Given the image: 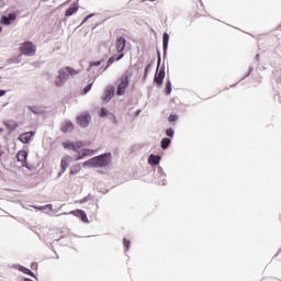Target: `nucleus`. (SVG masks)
I'll use <instances>...</instances> for the list:
<instances>
[{
    "mask_svg": "<svg viewBox=\"0 0 281 281\" xmlns=\"http://www.w3.org/2000/svg\"><path fill=\"white\" fill-rule=\"evenodd\" d=\"M145 76H148V67L145 69Z\"/></svg>",
    "mask_w": 281,
    "mask_h": 281,
    "instance_id": "obj_35",
    "label": "nucleus"
},
{
    "mask_svg": "<svg viewBox=\"0 0 281 281\" xmlns=\"http://www.w3.org/2000/svg\"><path fill=\"white\" fill-rule=\"evenodd\" d=\"M169 41H170V35H168V33H164V36H162L164 49H168V42Z\"/></svg>",
    "mask_w": 281,
    "mask_h": 281,
    "instance_id": "obj_21",
    "label": "nucleus"
},
{
    "mask_svg": "<svg viewBox=\"0 0 281 281\" xmlns=\"http://www.w3.org/2000/svg\"><path fill=\"white\" fill-rule=\"evenodd\" d=\"M164 78H166V71L157 70L154 80L158 85V87H160V85H164Z\"/></svg>",
    "mask_w": 281,
    "mask_h": 281,
    "instance_id": "obj_11",
    "label": "nucleus"
},
{
    "mask_svg": "<svg viewBox=\"0 0 281 281\" xmlns=\"http://www.w3.org/2000/svg\"><path fill=\"white\" fill-rule=\"evenodd\" d=\"M111 165V154H102L87 160L83 166H91L92 168H106Z\"/></svg>",
    "mask_w": 281,
    "mask_h": 281,
    "instance_id": "obj_1",
    "label": "nucleus"
},
{
    "mask_svg": "<svg viewBox=\"0 0 281 281\" xmlns=\"http://www.w3.org/2000/svg\"><path fill=\"white\" fill-rule=\"evenodd\" d=\"M77 123L82 128H87V126H89V124L91 123V114H89V112H83V113L79 114L77 116Z\"/></svg>",
    "mask_w": 281,
    "mask_h": 281,
    "instance_id": "obj_5",
    "label": "nucleus"
},
{
    "mask_svg": "<svg viewBox=\"0 0 281 281\" xmlns=\"http://www.w3.org/2000/svg\"><path fill=\"white\" fill-rule=\"evenodd\" d=\"M20 52L23 56H34L36 54V46L32 42H24L20 46Z\"/></svg>",
    "mask_w": 281,
    "mask_h": 281,
    "instance_id": "obj_4",
    "label": "nucleus"
},
{
    "mask_svg": "<svg viewBox=\"0 0 281 281\" xmlns=\"http://www.w3.org/2000/svg\"><path fill=\"white\" fill-rule=\"evenodd\" d=\"M80 170H82V167L80 166V164H77L71 167L70 175H78V172H80Z\"/></svg>",
    "mask_w": 281,
    "mask_h": 281,
    "instance_id": "obj_23",
    "label": "nucleus"
},
{
    "mask_svg": "<svg viewBox=\"0 0 281 281\" xmlns=\"http://www.w3.org/2000/svg\"><path fill=\"white\" fill-rule=\"evenodd\" d=\"M114 93L115 91L113 90V88L106 90L105 97L103 98V102H109V100L113 98Z\"/></svg>",
    "mask_w": 281,
    "mask_h": 281,
    "instance_id": "obj_19",
    "label": "nucleus"
},
{
    "mask_svg": "<svg viewBox=\"0 0 281 281\" xmlns=\"http://www.w3.org/2000/svg\"><path fill=\"white\" fill-rule=\"evenodd\" d=\"M166 135H167V137H175V131L172 128H168L166 131Z\"/></svg>",
    "mask_w": 281,
    "mask_h": 281,
    "instance_id": "obj_27",
    "label": "nucleus"
},
{
    "mask_svg": "<svg viewBox=\"0 0 281 281\" xmlns=\"http://www.w3.org/2000/svg\"><path fill=\"white\" fill-rule=\"evenodd\" d=\"M69 161H71L70 156H66L61 159V161H60L61 172L59 173V177H60V175L67 172V168H69Z\"/></svg>",
    "mask_w": 281,
    "mask_h": 281,
    "instance_id": "obj_13",
    "label": "nucleus"
},
{
    "mask_svg": "<svg viewBox=\"0 0 281 281\" xmlns=\"http://www.w3.org/2000/svg\"><path fill=\"white\" fill-rule=\"evenodd\" d=\"M171 142L172 140H170V138H162V140H161V148L164 150H166V148H168V146H170Z\"/></svg>",
    "mask_w": 281,
    "mask_h": 281,
    "instance_id": "obj_24",
    "label": "nucleus"
},
{
    "mask_svg": "<svg viewBox=\"0 0 281 281\" xmlns=\"http://www.w3.org/2000/svg\"><path fill=\"white\" fill-rule=\"evenodd\" d=\"M12 21H16V13H10L9 15H2L0 23L2 25H10Z\"/></svg>",
    "mask_w": 281,
    "mask_h": 281,
    "instance_id": "obj_6",
    "label": "nucleus"
},
{
    "mask_svg": "<svg viewBox=\"0 0 281 281\" xmlns=\"http://www.w3.org/2000/svg\"><path fill=\"white\" fill-rule=\"evenodd\" d=\"M130 80H128V72H124L117 79V90L116 94L124 95L126 93V89H128Z\"/></svg>",
    "mask_w": 281,
    "mask_h": 281,
    "instance_id": "obj_3",
    "label": "nucleus"
},
{
    "mask_svg": "<svg viewBox=\"0 0 281 281\" xmlns=\"http://www.w3.org/2000/svg\"><path fill=\"white\" fill-rule=\"evenodd\" d=\"M33 135H36V132H25L19 136V139L22 144H29Z\"/></svg>",
    "mask_w": 281,
    "mask_h": 281,
    "instance_id": "obj_7",
    "label": "nucleus"
},
{
    "mask_svg": "<svg viewBox=\"0 0 281 281\" xmlns=\"http://www.w3.org/2000/svg\"><path fill=\"white\" fill-rule=\"evenodd\" d=\"M20 271L24 272L26 276H34V272L27 268H21Z\"/></svg>",
    "mask_w": 281,
    "mask_h": 281,
    "instance_id": "obj_26",
    "label": "nucleus"
},
{
    "mask_svg": "<svg viewBox=\"0 0 281 281\" xmlns=\"http://www.w3.org/2000/svg\"><path fill=\"white\" fill-rule=\"evenodd\" d=\"M33 267H37V265H36V263H33Z\"/></svg>",
    "mask_w": 281,
    "mask_h": 281,
    "instance_id": "obj_38",
    "label": "nucleus"
},
{
    "mask_svg": "<svg viewBox=\"0 0 281 281\" xmlns=\"http://www.w3.org/2000/svg\"><path fill=\"white\" fill-rule=\"evenodd\" d=\"M2 30H3V29L0 26V32H2Z\"/></svg>",
    "mask_w": 281,
    "mask_h": 281,
    "instance_id": "obj_39",
    "label": "nucleus"
},
{
    "mask_svg": "<svg viewBox=\"0 0 281 281\" xmlns=\"http://www.w3.org/2000/svg\"><path fill=\"white\" fill-rule=\"evenodd\" d=\"M3 156V150H0V157H2Z\"/></svg>",
    "mask_w": 281,
    "mask_h": 281,
    "instance_id": "obj_36",
    "label": "nucleus"
},
{
    "mask_svg": "<svg viewBox=\"0 0 281 281\" xmlns=\"http://www.w3.org/2000/svg\"><path fill=\"white\" fill-rule=\"evenodd\" d=\"M92 86H93V85L90 83V85H88V86L85 87V89H83V95L91 91V87H92Z\"/></svg>",
    "mask_w": 281,
    "mask_h": 281,
    "instance_id": "obj_30",
    "label": "nucleus"
},
{
    "mask_svg": "<svg viewBox=\"0 0 281 281\" xmlns=\"http://www.w3.org/2000/svg\"><path fill=\"white\" fill-rule=\"evenodd\" d=\"M159 161H161V157L155 155L149 156L148 164H150V166H157Z\"/></svg>",
    "mask_w": 281,
    "mask_h": 281,
    "instance_id": "obj_16",
    "label": "nucleus"
},
{
    "mask_svg": "<svg viewBox=\"0 0 281 281\" xmlns=\"http://www.w3.org/2000/svg\"><path fill=\"white\" fill-rule=\"evenodd\" d=\"M29 110H31V112L34 113L35 115H41L43 113V109L36 105L29 106Z\"/></svg>",
    "mask_w": 281,
    "mask_h": 281,
    "instance_id": "obj_20",
    "label": "nucleus"
},
{
    "mask_svg": "<svg viewBox=\"0 0 281 281\" xmlns=\"http://www.w3.org/2000/svg\"><path fill=\"white\" fill-rule=\"evenodd\" d=\"M24 281H33L32 279H24Z\"/></svg>",
    "mask_w": 281,
    "mask_h": 281,
    "instance_id": "obj_37",
    "label": "nucleus"
},
{
    "mask_svg": "<svg viewBox=\"0 0 281 281\" xmlns=\"http://www.w3.org/2000/svg\"><path fill=\"white\" fill-rule=\"evenodd\" d=\"M170 93H172V83H170V81H168L167 88H166V94L170 95Z\"/></svg>",
    "mask_w": 281,
    "mask_h": 281,
    "instance_id": "obj_25",
    "label": "nucleus"
},
{
    "mask_svg": "<svg viewBox=\"0 0 281 281\" xmlns=\"http://www.w3.org/2000/svg\"><path fill=\"white\" fill-rule=\"evenodd\" d=\"M5 128L10 132L15 131L19 128V123L14 120H7L3 122Z\"/></svg>",
    "mask_w": 281,
    "mask_h": 281,
    "instance_id": "obj_8",
    "label": "nucleus"
},
{
    "mask_svg": "<svg viewBox=\"0 0 281 281\" xmlns=\"http://www.w3.org/2000/svg\"><path fill=\"white\" fill-rule=\"evenodd\" d=\"M57 80L55 81L56 87H63L67 80H69V76H78L80 74L79 70L74 69L72 67H64L59 69Z\"/></svg>",
    "mask_w": 281,
    "mask_h": 281,
    "instance_id": "obj_2",
    "label": "nucleus"
},
{
    "mask_svg": "<svg viewBox=\"0 0 281 281\" xmlns=\"http://www.w3.org/2000/svg\"><path fill=\"white\" fill-rule=\"evenodd\" d=\"M125 48H126V38L120 37V38L116 41V52H117L119 54H123L122 52H124Z\"/></svg>",
    "mask_w": 281,
    "mask_h": 281,
    "instance_id": "obj_12",
    "label": "nucleus"
},
{
    "mask_svg": "<svg viewBox=\"0 0 281 281\" xmlns=\"http://www.w3.org/2000/svg\"><path fill=\"white\" fill-rule=\"evenodd\" d=\"M122 58H124V53L119 54V56L114 55L108 59V65H113L115 60H122Z\"/></svg>",
    "mask_w": 281,
    "mask_h": 281,
    "instance_id": "obj_17",
    "label": "nucleus"
},
{
    "mask_svg": "<svg viewBox=\"0 0 281 281\" xmlns=\"http://www.w3.org/2000/svg\"><path fill=\"white\" fill-rule=\"evenodd\" d=\"M82 147V142H76L70 144V148L71 150H74L75 153H78V149Z\"/></svg>",
    "mask_w": 281,
    "mask_h": 281,
    "instance_id": "obj_22",
    "label": "nucleus"
},
{
    "mask_svg": "<svg viewBox=\"0 0 281 281\" xmlns=\"http://www.w3.org/2000/svg\"><path fill=\"white\" fill-rule=\"evenodd\" d=\"M90 67H100V61L90 63Z\"/></svg>",
    "mask_w": 281,
    "mask_h": 281,
    "instance_id": "obj_32",
    "label": "nucleus"
},
{
    "mask_svg": "<svg viewBox=\"0 0 281 281\" xmlns=\"http://www.w3.org/2000/svg\"><path fill=\"white\" fill-rule=\"evenodd\" d=\"M70 214H74V216H77V218H81L83 223H89V218L87 217V213L82 210H76L70 212Z\"/></svg>",
    "mask_w": 281,
    "mask_h": 281,
    "instance_id": "obj_10",
    "label": "nucleus"
},
{
    "mask_svg": "<svg viewBox=\"0 0 281 281\" xmlns=\"http://www.w3.org/2000/svg\"><path fill=\"white\" fill-rule=\"evenodd\" d=\"M89 153H91V150L89 149H81L79 153H78V157L76 158L77 161H80V159H85V157H87V155H89Z\"/></svg>",
    "mask_w": 281,
    "mask_h": 281,
    "instance_id": "obj_18",
    "label": "nucleus"
},
{
    "mask_svg": "<svg viewBox=\"0 0 281 281\" xmlns=\"http://www.w3.org/2000/svg\"><path fill=\"white\" fill-rule=\"evenodd\" d=\"M74 131V123L71 122H66L61 126V132L63 133H71Z\"/></svg>",
    "mask_w": 281,
    "mask_h": 281,
    "instance_id": "obj_15",
    "label": "nucleus"
},
{
    "mask_svg": "<svg viewBox=\"0 0 281 281\" xmlns=\"http://www.w3.org/2000/svg\"><path fill=\"white\" fill-rule=\"evenodd\" d=\"M79 9V5L77 2L72 3L71 7L65 12V16H71L72 14H76V11Z\"/></svg>",
    "mask_w": 281,
    "mask_h": 281,
    "instance_id": "obj_14",
    "label": "nucleus"
},
{
    "mask_svg": "<svg viewBox=\"0 0 281 281\" xmlns=\"http://www.w3.org/2000/svg\"><path fill=\"white\" fill-rule=\"evenodd\" d=\"M106 113H108V112H106V109L102 108V109H101V112H100V116H101V117H106Z\"/></svg>",
    "mask_w": 281,
    "mask_h": 281,
    "instance_id": "obj_31",
    "label": "nucleus"
},
{
    "mask_svg": "<svg viewBox=\"0 0 281 281\" xmlns=\"http://www.w3.org/2000/svg\"><path fill=\"white\" fill-rule=\"evenodd\" d=\"M71 144L70 142L67 143H63L64 148H71Z\"/></svg>",
    "mask_w": 281,
    "mask_h": 281,
    "instance_id": "obj_33",
    "label": "nucleus"
},
{
    "mask_svg": "<svg viewBox=\"0 0 281 281\" xmlns=\"http://www.w3.org/2000/svg\"><path fill=\"white\" fill-rule=\"evenodd\" d=\"M16 159H18V161H20V164H22V166H27V151L20 150L16 154Z\"/></svg>",
    "mask_w": 281,
    "mask_h": 281,
    "instance_id": "obj_9",
    "label": "nucleus"
},
{
    "mask_svg": "<svg viewBox=\"0 0 281 281\" xmlns=\"http://www.w3.org/2000/svg\"><path fill=\"white\" fill-rule=\"evenodd\" d=\"M124 247H125L126 251H128V249H131V240L124 238Z\"/></svg>",
    "mask_w": 281,
    "mask_h": 281,
    "instance_id": "obj_28",
    "label": "nucleus"
},
{
    "mask_svg": "<svg viewBox=\"0 0 281 281\" xmlns=\"http://www.w3.org/2000/svg\"><path fill=\"white\" fill-rule=\"evenodd\" d=\"M2 95H5V91L4 90H0V98H2Z\"/></svg>",
    "mask_w": 281,
    "mask_h": 281,
    "instance_id": "obj_34",
    "label": "nucleus"
},
{
    "mask_svg": "<svg viewBox=\"0 0 281 281\" xmlns=\"http://www.w3.org/2000/svg\"><path fill=\"white\" fill-rule=\"evenodd\" d=\"M177 120H179V116H177V114L169 115V122H177Z\"/></svg>",
    "mask_w": 281,
    "mask_h": 281,
    "instance_id": "obj_29",
    "label": "nucleus"
},
{
    "mask_svg": "<svg viewBox=\"0 0 281 281\" xmlns=\"http://www.w3.org/2000/svg\"><path fill=\"white\" fill-rule=\"evenodd\" d=\"M89 18L87 16L86 19H85V21H87Z\"/></svg>",
    "mask_w": 281,
    "mask_h": 281,
    "instance_id": "obj_40",
    "label": "nucleus"
}]
</instances>
